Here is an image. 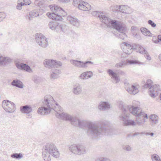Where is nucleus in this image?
<instances>
[{
    "label": "nucleus",
    "instance_id": "de8ad7c7",
    "mask_svg": "<svg viewBox=\"0 0 161 161\" xmlns=\"http://www.w3.org/2000/svg\"><path fill=\"white\" fill-rule=\"evenodd\" d=\"M143 134V132H141V133H139V132H135L134 133H133L132 134V136H136L137 135H142Z\"/></svg>",
    "mask_w": 161,
    "mask_h": 161
},
{
    "label": "nucleus",
    "instance_id": "603ef678",
    "mask_svg": "<svg viewBox=\"0 0 161 161\" xmlns=\"http://www.w3.org/2000/svg\"><path fill=\"white\" fill-rule=\"evenodd\" d=\"M3 35V34L1 33V32H0V35Z\"/></svg>",
    "mask_w": 161,
    "mask_h": 161
},
{
    "label": "nucleus",
    "instance_id": "423d86ee",
    "mask_svg": "<svg viewBox=\"0 0 161 161\" xmlns=\"http://www.w3.org/2000/svg\"><path fill=\"white\" fill-rule=\"evenodd\" d=\"M123 44L125 47V48L127 49V51H125V53L127 54H131L132 52L133 49L135 50L137 52L143 54L147 53V51L144 47L139 44L134 43L131 45L125 42H123Z\"/></svg>",
    "mask_w": 161,
    "mask_h": 161
},
{
    "label": "nucleus",
    "instance_id": "79ce46f5",
    "mask_svg": "<svg viewBox=\"0 0 161 161\" xmlns=\"http://www.w3.org/2000/svg\"><path fill=\"white\" fill-rule=\"evenodd\" d=\"M116 73L119 75H125V73L120 70H117Z\"/></svg>",
    "mask_w": 161,
    "mask_h": 161
},
{
    "label": "nucleus",
    "instance_id": "a19ab883",
    "mask_svg": "<svg viewBox=\"0 0 161 161\" xmlns=\"http://www.w3.org/2000/svg\"><path fill=\"white\" fill-rule=\"evenodd\" d=\"M148 23L151 25L153 27H155L156 26V24L152 20H149L147 21Z\"/></svg>",
    "mask_w": 161,
    "mask_h": 161
},
{
    "label": "nucleus",
    "instance_id": "dca6fc26",
    "mask_svg": "<svg viewBox=\"0 0 161 161\" xmlns=\"http://www.w3.org/2000/svg\"><path fill=\"white\" fill-rule=\"evenodd\" d=\"M109 75L111 76V78L114 80V82L115 83H119L120 80V78L119 76L118 75L117 73L114 72L111 69H108L107 71Z\"/></svg>",
    "mask_w": 161,
    "mask_h": 161
},
{
    "label": "nucleus",
    "instance_id": "39448f33",
    "mask_svg": "<svg viewBox=\"0 0 161 161\" xmlns=\"http://www.w3.org/2000/svg\"><path fill=\"white\" fill-rule=\"evenodd\" d=\"M153 84L152 81L150 79L147 80L146 83L143 87L145 88H149V95L152 97H155L158 96L161 100V90L159 88V85H152Z\"/></svg>",
    "mask_w": 161,
    "mask_h": 161
},
{
    "label": "nucleus",
    "instance_id": "5701e85b",
    "mask_svg": "<svg viewBox=\"0 0 161 161\" xmlns=\"http://www.w3.org/2000/svg\"><path fill=\"white\" fill-rule=\"evenodd\" d=\"M11 61V59L8 57H3L0 55V65H5L9 63Z\"/></svg>",
    "mask_w": 161,
    "mask_h": 161
},
{
    "label": "nucleus",
    "instance_id": "c85d7f7f",
    "mask_svg": "<svg viewBox=\"0 0 161 161\" xmlns=\"http://www.w3.org/2000/svg\"><path fill=\"white\" fill-rule=\"evenodd\" d=\"M153 123L157 124L158 121V117L155 114H152L150 117Z\"/></svg>",
    "mask_w": 161,
    "mask_h": 161
},
{
    "label": "nucleus",
    "instance_id": "f3484780",
    "mask_svg": "<svg viewBox=\"0 0 161 161\" xmlns=\"http://www.w3.org/2000/svg\"><path fill=\"white\" fill-rule=\"evenodd\" d=\"M60 67L58 68H54L52 69V73L51 74V78L55 79L59 77V74L61 73Z\"/></svg>",
    "mask_w": 161,
    "mask_h": 161
},
{
    "label": "nucleus",
    "instance_id": "a18cd8bd",
    "mask_svg": "<svg viewBox=\"0 0 161 161\" xmlns=\"http://www.w3.org/2000/svg\"><path fill=\"white\" fill-rule=\"evenodd\" d=\"M22 6H23V5L20 2V3H18L16 6V8L19 10H21L22 9Z\"/></svg>",
    "mask_w": 161,
    "mask_h": 161
},
{
    "label": "nucleus",
    "instance_id": "c756f323",
    "mask_svg": "<svg viewBox=\"0 0 161 161\" xmlns=\"http://www.w3.org/2000/svg\"><path fill=\"white\" fill-rule=\"evenodd\" d=\"M140 30L142 33L145 36H150L151 34L150 31L145 28L142 27Z\"/></svg>",
    "mask_w": 161,
    "mask_h": 161
},
{
    "label": "nucleus",
    "instance_id": "37998d69",
    "mask_svg": "<svg viewBox=\"0 0 161 161\" xmlns=\"http://www.w3.org/2000/svg\"><path fill=\"white\" fill-rule=\"evenodd\" d=\"M80 78L82 80H85L87 78L86 77V73H85V72H84L82 73L79 76Z\"/></svg>",
    "mask_w": 161,
    "mask_h": 161
},
{
    "label": "nucleus",
    "instance_id": "72a5a7b5",
    "mask_svg": "<svg viewBox=\"0 0 161 161\" xmlns=\"http://www.w3.org/2000/svg\"><path fill=\"white\" fill-rule=\"evenodd\" d=\"M57 25V23L56 22H50L48 24L49 28L53 30H55Z\"/></svg>",
    "mask_w": 161,
    "mask_h": 161
},
{
    "label": "nucleus",
    "instance_id": "412c9836",
    "mask_svg": "<svg viewBox=\"0 0 161 161\" xmlns=\"http://www.w3.org/2000/svg\"><path fill=\"white\" fill-rule=\"evenodd\" d=\"M20 110L23 113L29 114L32 111V108L30 106L26 105L20 107Z\"/></svg>",
    "mask_w": 161,
    "mask_h": 161
},
{
    "label": "nucleus",
    "instance_id": "393cba45",
    "mask_svg": "<svg viewBox=\"0 0 161 161\" xmlns=\"http://www.w3.org/2000/svg\"><path fill=\"white\" fill-rule=\"evenodd\" d=\"M110 108V104L107 102H101L98 105V108L100 110H105Z\"/></svg>",
    "mask_w": 161,
    "mask_h": 161
},
{
    "label": "nucleus",
    "instance_id": "0eeeda50",
    "mask_svg": "<svg viewBox=\"0 0 161 161\" xmlns=\"http://www.w3.org/2000/svg\"><path fill=\"white\" fill-rule=\"evenodd\" d=\"M92 15L99 18L100 21L105 24L107 27L110 26V23H111L112 25H113L114 27L118 26L119 25L117 24V22L114 21L113 20L106 16L102 12H100L94 11L92 12Z\"/></svg>",
    "mask_w": 161,
    "mask_h": 161
},
{
    "label": "nucleus",
    "instance_id": "473e14b6",
    "mask_svg": "<svg viewBox=\"0 0 161 161\" xmlns=\"http://www.w3.org/2000/svg\"><path fill=\"white\" fill-rule=\"evenodd\" d=\"M153 161H161L159 157L156 154H154L151 156Z\"/></svg>",
    "mask_w": 161,
    "mask_h": 161
},
{
    "label": "nucleus",
    "instance_id": "9b49d317",
    "mask_svg": "<svg viewBox=\"0 0 161 161\" xmlns=\"http://www.w3.org/2000/svg\"><path fill=\"white\" fill-rule=\"evenodd\" d=\"M2 106L4 110L9 113L14 112L15 109V104L8 100H3L2 103Z\"/></svg>",
    "mask_w": 161,
    "mask_h": 161
},
{
    "label": "nucleus",
    "instance_id": "a878e982",
    "mask_svg": "<svg viewBox=\"0 0 161 161\" xmlns=\"http://www.w3.org/2000/svg\"><path fill=\"white\" fill-rule=\"evenodd\" d=\"M79 144H73L70 146L69 150L73 153L78 155Z\"/></svg>",
    "mask_w": 161,
    "mask_h": 161
},
{
    "label": "nucleus",
    "instance_id": "864d4df0",
    "mask_svg": "<svg viewBox=\"0 0 161 161\" xmlns=\"http://www.w3.org/2000/svg\"><path fill=\"white\" fill-rule=\"evenodd\" d=\"M142 82L143 83H145V81H143Z\"/></svg>",
    "mask_w": 161,
    "mask_h": 161
},
{
    "label": "nucleus",
    "instance_id": "3c124183",
    "mask_svg": "<svg viewBox=\"0 0 161 161\" xmlns=\"http://www.w3.org/2000/svg\"><path fill=\"white\" fill-rule=\"evenodd\" d=\"M159 58L160 60L161 61V54L159 55Z\"/></svg>",
    "mask_w": 161,
    "mask_h": 161
},
{
    "label": "nucleus",
    "instance_id": "c9c22d12",
    "mask_svg": "<svg viewBox=\"0 0 161 161\" xmlns=\"http://www.w3.org/2000/svg\"><path fill=\"white\" fill-rule=\"evenodd\" d=\"M120 7V6H114L112 7V10L115 13L118 12Z\"/></svg>",
    "mask_w": 161,
    "mask_h": 161
},
{
    "label": "nucleus",
    "instance_id": "f257e3e1",
    "mask_svg": "<svg viewBox=\"0 0 161 161\" xmlns=\"http://www.w3.org/2000/svg\"><path fill=\"white\" fill-rule=\"evenodd\" d=\"M56 112V116L63 120L69 121L71 124L80 128H86L87 135L92 138H96L102 135H111L116 133L114 130L106 128L103 124H98L95 122L80 120L74 115L63 112V109L56 102L53 97L50 95H46L42 102V106L39 108L37 112L42 115H47L52 111Z\"/></svg>",
    "mask_w": 161,
    "mask_h": 161
},
{
    "label": "nucleus",
    "instance_id": "2f4dec72",
    "mask_svg": "<svg viewBox=\"0 0 161 161\" xmlns=\"http://www.w3.org/2000/svg\"><path fill=\"white\" fill-rule=\"evenodd\" d=\"M152 41L155 43H158L161 42V35H159L157 37L154 36L153 37Z\"/></svg>",
    "mask_w": 161,
    "mask_h": 161
},
{
    "label": "nucleus",
    "instance_id": "4468645a",
    "mask_svg": "<svg viewBox=\"0 0 161 161\" xmlns=\"http://www.w3.org/2000/svg\"><path fill=\"white\" fill-rule=\"evenodd\" d=\"M127 64H142L143 63L137 60L127 59L125 62L124 61L117 63L115 65V67L118 68H121L123 65Z\"/></svg>",
    "mask_w": 161,
    "mask_h": 161
},
{
    "label": "nucleus",
    "instance_id": "49530a36",
    "mask_svg": "<svg viewBox=\"0 0 161 161\" xmlns=\"http://www.w3.org/2000/svg\"><path fill=\"white\" fill-rule=\"evenodd\" d=\"M144 56L145 58H146V59L148 60H150L151 59V58L148 55V53L147 52V54H144Z\"/></svg>",
    "mask_w": 161,
    "mask_h": 161
},
{
    "label": "nucleus",
    "instance_id": "c03bdc74",
    "mask_svg": "<svg viewBox=\"0 0 161 161\" xmlns=\"http://www.w3.org/2000/svg\"><path fill=\"white\" fill-rule=\"evenodd\" d=\"M5 17V16L4 13L3 12H0V22L2 21Z\"/></svg>",
    "mask_w": 161,
    "mask_h": 161
},
{
    "label": "nucleus",
    "instance_id": "1a4fd4ad",
    "mask_svg": "<svg viewBox=\"0 0 161 161\" xmlns=\"http://www.w3.org/2000/svg\"><path fill=\"white\" fill-rule=\"evenodd\" d=\"M43 64L45 67L48 69L58 68L62 66L61 62L53 59H46Z\"/></svg>",
    "mask_w": 161,
    "mask_h": 161
},
{
    "label": "nucleus",
    "instance_id": "f03ea898",
    "mask_svg": "<svg viewBox=\"0 0 161 161\" xmlns=\"http://www.w3.org/2000/svg\"><path fill=\"white\" fill-rule=\"evenodd\" d=\"M119 106V108L122 111L119 118L121 120L123 121V124L125 126H134L136 125L133 120L128 119L130 115L128 110L130 113L136 117V120L139 125L144 123L145 118H147V114L142 112L139 107L127 105L123 102L120 103Z\"/></svg>",
    "mask_w": 161,
    "mask_h": 161
},
{
    "label": "nucleus",
    "instance_id": "7c9ffc66",
    "mask_svg": "<svg viewBox=\"0 0 161 161\" xmlns=\"http://www.w3.org/2000/svg\"><path fill=\"white\" fill-rule=\"evenodd\" d=\"M11 157L16 159H20L23 157V155L21 153H14L11 155Z\"/></svg>",
    "mask_w": 161,
    "mask_h": 161
},
{
    "label": "nucleus",
    "instance_id": "ea45409f",
    "mask_svg": "<svg viewBox=\"0 0 161 161\" xmlns=\"http://www.w3.org/2000/svg\"><path fill=\"white\" fill-rule=\"evenodd\" d=\"M97 161H110V160L104 157H100L98 158L97 160Z\"/></svg>",
    "mask_w": 161,
    "mask_h": 161
},
{
    "label": "nucleus",
    "instance_id": "b1692460",
    "mask_svg": "<svg viewBox=\"0 0 161 161\" xmlns=\"http://www.w3.org/2000/svg\"><path fill=\"white\" fill-rule=\"evenodd\" d=\"M11 85L13 86L20 88L23 87V85L22 82L18 79L14 80L11 83Z\"/></svg>",
    "mask_w": 161,
    "mask_h": 161
},
{
    "label": "nucleus",
    "instance_id": "20e7f679",
    "mask_svg": "<svg viewBox=\"0 0 161 161\" xmlns=\"http://www.w3.org/2000/svg\"><path fill=\"white\" fill-rule=\"evenodd\" d=\"M52 13H47V14L48 17L53 20L61 21L63 19L62 17L65 16L67 15L66 12L61 7L54 5L51 8Z\"/></svg>",
    "mask_w": 161,
    "mask_h": 161
},
{
    "label": "nucleus",
    "instance_id": "cd10ccee",
    "mask_svg": "<svg viewBox=\"0 0 161 161\" xmlns=\"http://www.w3.org/2000/svg\"><path fill=\"white\" fill-rule=\"evenodd\" d=\"M65 25L64 24H59L57 23V25L55 28V30L57 32L63 31L64 32L65 27Z\"/></svg>",
    "mask_w": 161,
    "mask_h": 161
},
{
    "label": "nucleus",
    "instance_id": "a211bd4d",
    "mask_svg": "<svg viewBox=\"0 0 161 161\" xmlns=\"http://www.w3.org/2000/svg\"><path fill=\"white\" fill-rule=\"evenodd\" d=\"M39 10H33L29 13L28 15H27L26 18L29 20H32V18L39 16Z\"/></svg>",
    "mask_w": 161,
    "mask_h": 161
},
{
    "label": "nucleus",
    "instance_id": "bb28decb",
    "mask_svg": "<svg viewBox=\"0 0 161 161\" xmlns=\"http://www.w3.org/2000/svg\"><path fill=\"white\" fill-rule=\"evenodd\" d=\"M78 155H80L85 154L86 153V148L85 146L83 145L79 144Z\"/></svg>",
    "mask_w": 161,
    "mask_h": 161
},
{
    "label": "nucleus",
    "instance_id": "4c0bfd02",
    "mask_svg": "<svg viewBox=\"0 0 161 161\" xmlns=\"http://www.w3.org/2000/svg\"><path fill=\"white\" fill-rule=\"evenodd\" d=\"M120 7L119 9V12L122 13H126V7L124 5L120 6Z\"/></svg>",
    "mask_w": 161,
    "mask_h": 161
},
{
    "label": "nucleus",
    "instance_id": "58836bf2",
    "mask_svg": "<svg viewBox=\"0 0 161 161\" xmlns=\"http://www.w3.org/2000/svg\"><path fill=\"white\" fill-rule=\"evenodd\" d=\"M123 149L127 151H130L131 150V148L130 146L128 145H123L122 147Z\"/></svg>",
    "mask_w": 161,
    "mask_h": 161
},
{
    "label": "nucleus",
    "instance_id": "ddd939ff",
    "mask_svg": "<svg viewBox=\"0 0 161 161\" xmlns=\"http://www.w3.org/2000/svg\"><path fill=\"white\" fill-rule=\"evenodd\" d=\"M71 63L75 66L79 68H85L87 67V64H93V63L91 61H87L85 62L80 61L72 60L70 61Z\"/></svg>",
    "mask_w": 161,
    "mask_h": 161
},
{
    "label": "nucleus",
    "instance_id": "9d476101",
    "mask_svg": "<svg viewBox=\"0 0 161 161\" xmlns=\"http://www.w3.org/2000/svg\"><path fill=\"white\" fill-rule=\"evenodd\" d=\"M74 6H78L79 9L84 11H89L91 8V5L87 2L82 0H76L74 1Z\"/></svg>",
    "mask_w": 161,
    "mask_h": 161
},
{
    "label": "nucleus",
    "instance_id": "6e6552de",
    "mask_svg": "<svg viewBox=\"0 0 161 161\" xmlns=\"http://www.w3.org/2000/svg\"><path fill=\"white\" fill-rule=\"evenodd\" d=\"M115 22H117V24L119 25L118 26H115L112 25L111 23H110V26L109 27L112 26L114 29H116L117 31L119 32V33L117 34H114L115 36L117 37H118L122 40H123L125 37H126V35L125 33H123V32L126 29V26L125 25L120 22L118 21L117 20H113Z\"/></svg>",
    "mask_w": 161,
    "mask_h": 161
},
{
    "label": "nucleus",
    "instance_id": "8fccbe9b",
    "mask_svg": "<svg viewBox=\"0 0 161 161\" xmlns=\"http://www.w3.org/2000/svg\"><path fill=\"white\" fill-rule=\"evenodd\" d=\"M59 1L62 3L66 2V0H58Z\"/></svg>",
    "mask_w": 161,
    "mask_h": 161
},
{
    "label": "nucleus",
    "instance_id": "f704fd0d",
    "mask_svg": "<svg viewBox=\"0 0 161 161\" xmlns=\"http://www.w3.org/2000/svg\"><path fill=\"white\" fill-rule=\"evenodd\" d=\"M19 1L23 5H29L31 2L30 0H19Z\"/></svg>",
    "mask_w": 161,
    "mask_h": 161
},
{
    "label": "nucleus",
    "instance_id": "aec40b11",
    "mask_svg": "<svg viewBox=\"0 0 161 161\" xmlns=\"http://www.w3.org/2000/svg\"><path fill=\"white\" fill-rule=\"evenodd\" d=\"M67 19L74 26L78 27L80 25V21L76 18L69 16L68 17Z\"/></svg>",
    "mask_w": 161,
    "mask_h": 161
},
{
    "label": "nucleus",
    "instance_id": "e433bc0d",
    "mask_svg": "<svg viewBox=\"0 0 161 161\" xmlns=\"http://www.w3.org/2000/svg\"><path fill=\"white\" fill-rule=\"evenodd\" d=\"M85 73H86V77L87 79L91 78L93 75V73L91 71L85 72Z\"/></svg>",
    "mask_w": 161,
    "mask_h": 161
},
{
    "label": "nucleus",
    "instance_id": "f8f14e48",
    "mask_svg": "<svg viewBox=\"0 0 161 161\" xmlns=\"http://www.w3.org/2000/svg\"><path fill=\"white\" fill-rule=\"evenodd\" d=\"M35 39L36 42L42 47L45 48L48 45L47 39L42 34L37 33L35 35Z\"/></svg>",
    "mask_w": 161,
    "mask_h": 161
},
{
    "label": "nucleus",
    "instance_id": "2eb2a0df",
    "mask_svg": "<svg viewBox=\"0 0 161 161\" xmlns=\"http://www.w3.org/2000/svg\"><path fill=\"white\" fill-rule=\"evenodd\" d=\"M15 65L18 69L24 70L27 72L30 73L32 72V70L28 65L19 62L15 63Z\"/></svg>",
    "mask_w": 161,
    "mask_h": 161
},
{
    "label": "nucleus",
    "instance_id": "6ab92c4d",
    "mask_svg": "<svg viewBox=\"0 0 161 161\" xmlns=\"http://www.w3.org/2000/svg\"><path fill=\"white\" fill-rule=\"evenodd\" d=\"M127 85L128 86L126 90L130 93L135 95L138 92L137 86L133 85L130 86L129 84H127Z\"/></svg>",
    "mask_w": 161,
    "mask_h": 161
},
{
    "label": "nucleus",
    "instance_id": "7ed1b4c3",
    "mask_svg": "<svg viewBox=\"0 0 161 161\" xmlns=\"http://www.w3.org/2000/svg\"><path fill=\"white\" fill-rule=\"evenodd\" d=\"M43 158L45 161H50V155L57 158L59 156V152L56 146L53 144L48 143L42 148Z\"/></svg>",
    "mask_w": 161,
    "mask_h": 161
},
{
    "label": "nucleus",
    "instance_id": "5fc2aeb1",
    "mask_svg": "<svg viewBox=\"0 0 161 161\" xmlns=\"http://www.w3.org/2000/svg\"><path fill=\"white\" fill-rule=\"evenodd\" d=\"M137 34H136V36H137Z\"/></svg>",
    "mask_w": 161,
    "mask_h": 161
},
{
    "label": "nucleus",
    "instance_id": "4be33fe9",
    "mask_svg": "<svg viewBox=\"0 0 161 161\" xmlns=\"http://www.w3.org/2000/svg\"><path fill=\"white\" fill-rule=\"evenodd\" d=\"M73 92L75 95H79L82 92V87L79 84H77L74 86Z\"/></svg>",
    "mask_w": 161,
    "mask_h": 161
},
{
    "label": "nucleus",
    "instance_id": "09e8293b",
    "mask_svg": "<svg viewBox=\"0 0 161 161\" xmlns=\"http://www.w3.org/2000/svg\"><path fill=\"white\" fill-rule=\"evenodd\" d=\"M153 135H154V133L152 132L147 133H146L147 135H150L151 136H153Z\"/></svg>",
    "mask_w": 161,
    "mask_h": 161
}]
</instances>
